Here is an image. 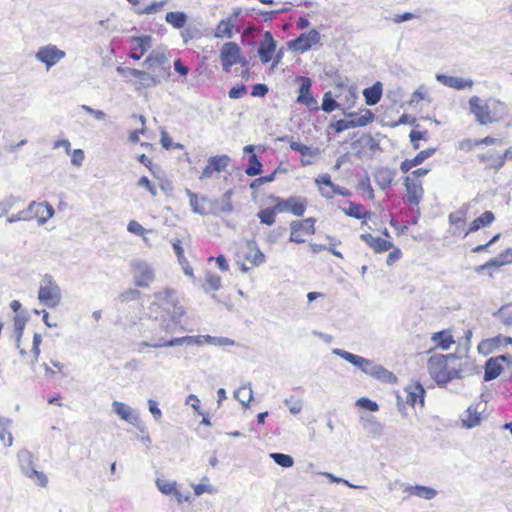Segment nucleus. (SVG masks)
I'll list each match as a JSON object with an SVG mask.
<instances>
[{
    "mask_svg": "<svg viewBox=\"0 0 512 512\" xmlns=\"http://www.w3.org/2000/svg\"><path fill=\"white\" fill-rule=\"evenodd\" d=\"M315 185L319 193L326 199H332L336 196L337 185L332 182L331 176L327 173L321 174L315 178Z\"/></svg>",
    "mask_w": 512,
    "mask_h": 512,
    "instance_id": "obj_28",
    "label": "nucleus"
},
{
    "mask_svg": "<svg viewBox=\"0 0 512 512\" xmlns=\"http://www.w3.org/2000/svg\"><path fill=\"white\" fill-rule=\"evenodd\" d=\"M289 228V241L303 244L316 233V219L308 217L302 220H295L289 224Z\"/></svg>",
    "mask_w": 512,
    "mask_h": 512,
    "instance_id": "obj_7",
    "label": "nucleus"
},
{
    "mask_svg": "<svg viewBox=\"0 0 512 512\" xmlns=\"http://www.w3.org/2000/svg\"><path fill=\"white\" fill-rule=\"evenodd\" d=\"M38 299L42 304L48 307H55L59 304L61 299L60 288L51 276L46 275L42 279Z\"/></svg>",
    "mask_w": 512,
    "mask_h": 512,
    "instance_id": "obj_9",
    "label": "nucleus"
},
{
    "mask_svg": "<svg viewBox=\"0 0 512 512\" xmlns=\"http://www.w3.org/2000/svg\"><path fill=\"white\" fill-rule=\"evenodd\" d=\"M269 199L276 204V209H278L280 213L289 212L297 217L303 216L308 206V201L304 197L292 196L287 199H283L278 196L271 195Z\"/></svg>",
    "mask_w": 512,
    "mask_h": 512,
    "instance_id": "obj_8",
    "label": "nucleus"
},
{
    "mask_svg": "<svg viewBox=\"0 0 512 512\" xmlns=\"http://www.w3.org/2000/svg\"><path fill=\"white\" fill-rule=\"evenodd\" d=\"M427 370L438 385H446L462 377L463 361L455 354H436L428 359Z\"/></svg>",
    "mask_w": 512,
    "mask_h": 512,
    "instance_id": "obj_3",
    "label": "nucleus"
},
{
    "mask_svg": "<svg viewBox=\"0 0 512 512\" xmlns=\"http://www.w3.org/2000/svg\"><path fill=\"white\" fill-rule=\"evenodd\" d=\"M468 105L476 122L483 126L502 122L508 116V105L495 97L484 99L473 95L469 98Z\"/></svg>",
    "mask_w": 512,
    "mask_h": 512,
    "instance_id": "obj_2",
    "label": "nucleus"
},
{
    "mask_svg": "<svg viewBox=\"0 0 512 512\" xmlns=\"http://www.w3.org/2000/svg\"><path fill=\"white\" fill-rule=\"evenodd\" d=\"M334 353L340 356L342 359L360 368L363 372L370 375L374 363L364 357L355 355L345 350L335 349Z\"/></svg>",
    "mask_w": 512,
    "mask_h": 512,
    "instance_id": "obj_26",
    "label": "nucleus"
},
{
    "mask_svg": "<svg viewBox=\"0 0 512 512\" xmlns=\"http://www.w3.org/2000/svg\"><path fill=\"white\" fill-rule=\"evenodd\" d=\"M469 205H462L457 211L449 214V223L454 226L465 223L467 220Z\"/></svg>",
    "mask_w": 512,
    "mask_h": 512,
    "instance_id": "obj_44",
    "label": "nucleus"
},
{
    "mask_svg": "<svg viewBox=\"0 0 512 512\" xmlns=\"http://www.w3.org/2000/svg\"><path fill=\"white\" fill-rule=\"evenodd\" d=\"M345 215L362 220L363 224L371 217V212L366 210L360 203L348 202V207L342 208Z\"/></svg>",
    "mask_w": 512,
    "mask_h": 512,
    "instance_id": "obj_32",
    "label": "nucleus"
},
{
    "mask_svg": "<svg viewBox=\"0 0 512 512\" xmlns=\"http://www.w3.org/2000/svg\"><path fill=\"white\" fill-rule=\"evenodd\" d=\"M348 118L353 122L354 127H363L372 123L375 119L374 113L369 109H361L358 112L348 114Z\"/></svg>",
    "mask_w": 512,
    "mask_h": 512,
    "instance_id": "obj_33",
    "label": "nucleus"
},
{
    "mask_svg": "<svg viewBox=\"0 0 512 512\" xmlns=\"http://www.w3.org/2000/svg\"><path fill=\"white\" fill-rule=\"evenodd\" d=\"M233 23L231 19L221 20L216 27L215 36L218 38H232Z\"/></svg>",
    "mask_w": 512,
    "mask_h": 512,
    "instance_id": "obj_47",
    "label": "nucleus"
},
{
    "mask_svg": "<svg viewBox=\"0 0 512 512\" xmlns=\"http://www.w3.org/2000/svg\"><path fill=\"white\" fill-rule=\"evenodd\" d=\"M64 57L65 52L52 44L41 47L35 55V58L43 64H56Z\"/></svg>",
    "mask_w": 512,
    "mask_h": 512,
    "instance_id": "obj_21",
    "label": "nucleus"
},
{
    "mask_svg": "<svg viewBox=\"0 0 512 512\" xmlns=\"http://www.w3.org/2000/svg\"><path fill=\"white\" fill-rule=\"evenodd\" d=\"M296 81L300 83L299 86V94L297 97V102L305 105L309 109H317V101L311 94V80L305 76H299L296 78Z\"/></svg>",
    "mask_w": 512,
    "mask_h": 512,
    "instance_id": "obj_16",
    "label": "nucleus"
},
{
    "mask_svg": "<svg viewBox=\"0 0 512 512\" xmlns=\"http://www.w3.org/2000/svg\"><path fill=\"white\" fill-rule=\"evenodd\" d=\"M152 303V309L157 313L160 312L163 321L171 320L175 324H179L184 315V309L179 304V300L175 291L166 289L155 294Z\"/></svg>",
    "mask_w": 512,
    "mask_h": 512,
    "instance_id": "obj_5",
    "label": "nucleus"
},
{
    "mask_svg": "<svg viewBox=\"0 0 512 512\" xmlns=\"http://www.w3.org/2000/svg\"><path fill=\"white\" fill-rule=\"evenodd\" d=\"M135 41L137 43V48H139L140 51L138 56H133V59L139 60L144 55V53L151 47V37L143 36L137 38Z\"/></svg>",
    "mask_w": 512,
    "mask_h": 512,
    "instance_id": "obj_56",
    "label": "nucleus"
},
{
    "mask_svg": "<svg viewBox=\"0 0 512 512\" xmlns=\"http://www.w3.org/2000/svg\"><path fill=\"white\" fill-rule=\"evenodd\" d=\"M370 375L379 380L380 382L386 384H394L397 382V377L389 370L385 369L380 365H373V368L370 372Z\"/></svg>",
    "mask_w": 512,
    "mask_h": 512,
    "instance_id": "obj_39",
    "label": "nucleus"
},
{
    "mask_svg": "<svg viewBox=\"0 0 512 512\" xmlns=\"http://www.w3.org/2000/svg\"><path fill=\"white\" fill-rule=\"evenodd\" d=\"M436 153V148L430 147L419 151L413 158L404 159L399 166L400 171L406 176L403 185L406 190L407 201L411 205H418L423 198L424 189L422 179L430 172V168H412L422 164L426 159Z\"/></svg>",
    "mask_w": 512,
    "mask_h": 512,
    "instance_id": "obj_1",
    "label": "nucleus"
},
{
    "mask_svg": "<svg viewBox=\"0 0 512 512\" xmlns=\"http://www.w3.org/2000/svg\"><path fill=\"white\" fill-rule=\"evenodd\" d=\"M494 220V213L491 211H485L470 223L468 230L465 232V235L474 233L483 227L489 226Z\"/></svg>",
    "mask_w": 512,
    "mask_h": 512,
    "instance_id": "obj_35",
    "label": "nucleus"
},
{
    "mask_svg": "<svg viewBox=\"0 0 512 512\" xmlns=\"http://www.w3.org/2000/svg\"><path fill=\"white\" fill-rule=\"evenodd\" d=\"M280 213L276 209V204L273 207L264 208L258 211L257 218L261 224L272 226L276 222L277 214Z\"/></svg>",
    "mask_w": 512,
    "mask_h": 512,
    "instance_id": "obj_41",
    "label": "nucleus"
},
{
    "mask_svg": "<svg viewBox=\"0 0 512 512\" xmlns=\"http://www.w3.org/2000/svg\"><path fill=\"white\" fill-rule=\"evenodd\" d=\"M498 142H501V141L499 139H497V138L492 137V136H486V137L481 138V139H470V138H468V139H464V140L459 142V149L462 150V151H465V152H472L477 147H479L481 145L490 146V145H495Z\"/></svg>",
    "mask_w": 512,
    "mask_h": 512,
    "instance_id": "obj_30",
    "label": "nucleus"
},
{
    "mask_svg": "<svg viewBox=\"0 0 512 512\" xmlns=\"http://www.w3.org/2000/svg\"><path fill=\"white\" fill-rule=\"evenodd\" d=\"M170 52L165 46H158L152 50L143 64H164L169 61Z\"/></svg>",
    "mask_w": 512,
    "mask_h": 512,
    "instance_id": "obj_38",
    "label": "nucleus"
},
{
    "mask_svg": "<svg viewBox=\"0 0 512 512\" xmlns=\"http://www.w3.org/2000/svg\"><path fill=\"white\" fill-rule=\"evenodd\" d=\"M262 171V163L258 159L256 154H251L248 159V166L245 169V173L248 176L259 175Z\"/></svg>",
    "mask_w": 512,
    "mask_h": 512,
    "instance_id": "obj_48",
    "label": "nucleus"
},
{
    "mask_svg": "<svg viewBox=\"0 0 512 512\" xmlns=\"http://www.w3.org/2000/svg\"><path fill=\"white\" fill-rule=\"evenodd\" d=\"M18 462L22 472L26 475L28 470H32L33 467V454L27 450L22 449L17 454Z\"/></svg>",
    "mask_w": 512,
    "mask_h": 512,
    "instance_id": "obj_42",
    "label": "nucleus"
},
{
    "mask_svg": "<svg viewBox=\"0 0 512 512\" xmlns=\"http://www.w3.org/2000/svg\"><path fill=\"white\" fill-rule=\"evenodd\" d=\"M266 261L265 254L254 239L246 240L237 245L235 262L242 272H248Z\"/></svg>",
    "mask_w": 512,
    "mask_h": 512,
    "instance_id": "obj_6",
    "label": "nucleus"
},
{
    "mask_svg": "<svg viewBox=\"0 0 512 512\" xmlns=\"http://www.w3.org/2000/svg\"><path fill=\"white\" fill-rule=\"evenodd\" d=\"M512 263V249H507L504 252L500 253L498 258L491 259L490 261L480 265L476 268L477 272H480L487 268H499L502 265Z\"/></svg>",
    "mask_w": 512,
    "mask_h": 512,
    "instance_id": "obj_36",
    "label": "nucleus"
},
{
    "mask_svg": "<svg viewBox=\"0 0 512 512\" xmlns=\"http://www.w3.org/2000/svg\"><path fill=\"white\" fill-rule=\"evenodd\" d=\"M435 349L448 350L456 343L452 329H443L431 335Z\"/></svg>",
    "mask_w": 512,
    "mask_h": 512,
    "instance_id": "obj_29",
    "label": "nucleus"
},
{
    "mask_svg": "<svg viewBox=\"0 0 512 512\" xmlns=\"http://www.w3.org/2000/svg\"><path fill=\"white\" fill-rule=\"evenodd\" d=\"M240 47L235 42H227L222 46L220 58L223 64H233L239 60Z\"/></svg>",
    "mask_w": 512,
    "mask_h": 512,
    "instance_id": "obj_31",
    "label": "nucleus"
},
{
    "mask_svg": "<svg viewBox=\"0 0 512 512\" xmlns=\"http://www.w3.org/2000/svg\"><path fill=\"white\" fill-rule=\"evenodd\" d=\"M334 97L339 102L341 109H349L354 105L357 93L352 86L341 83L335 86Z\"/></svg>",
    "mask_w": 512,
    "mask_h": 512,
    "instance_id": "obj_18",
    "label": "nucleus"
},
{
    "mask_svg": "<svg viewBox=\"0 0 512 512\" xmlns=\"http://www.w3.org/2000/svg\"><path fill=\"white\" fill-rule=\"evenodd\" d=\"M138 186L146 188L152 196L157 195V189L155 185L146 176H142L138 180Z\"/></svg>",
    "mask_w": 512,
    "mask_h": 512,
    "instance_id": "obj_64",
    "label": "nucleus"
},
{
    "mask_svg": "<svg viewBox=\"0 0 512 512\" xmlns=\"http://www.w3.org/2000/svg\"><path fill=\"white\" fill-rule=\"evenodd\" d=\"M337 108H341L339 102L334 97V94L332 95L331 92L325 93L322 101V109L323 111L330 113L334 111Z\"/></svg>",
    "mask_w": 512,
    "mask_h": 512,
    "instance_id": "obj_51",
    "label": "nucleus"
},
{
    "mask_svg": "<svg viewBox=\"0 0 512 512\" xmlns=\"http://www.w3.org/2000/svg\"><path fill=\"white\" fill-rule=\"evenodd\" d=\"M509 150L503 153L496 149L490 148L477 155L478 161L483 164L484 170L488 172L498 173L504 167Z\"/></svg>",
    "mask_w": 512,
    "mask_h": 512,
    "instance_id": "obj_10",
    "label": "nucleus"
},
{
    "mask_svg": "<svg viewBox=\"0 0 512 512\" xmlns=\"http://www.w3.org/2000/svg\"><path fill=\"white\" fill-rule=\"evenodd\" d=\"M270 457L275 461V463H277L278 465H280L281 467H284V468L292 467L294 464L293 458L287 454L272 453L270 455Z\"/></svg>",
    "mask_w": 512,
    "mask_h": 512,
    "instance_id": "obj_53",
    "label": "nucleus"
},
{
    "mask_svg": "<svg viewBox=\"0 0 512 512\" xmlns=\"http://www.w3.org/2000/svg\"><path fill=\"white\" fill-rule=\"evenodd\" d=\"M409 139L414 150H418L420 148V140L428 139V131L427 130H418L413 129L409 134Z\"/></svg>",
    "mask_w": 512,
    "mask_h": 512,
    "instance_id": "obj_50",
    "label": "nucleus"
},
{
    "mask_svg": "<svg viewBox=\"0 0 512 512\" xmlns=\"http://www.w3.org/2000/svg\"><path fill=\"white\" fill-rule=\"evenodd\" d=\"M191 342H192V337L184 336V337H179V338H173L169 341H165V342H161V343H157V344H153V345H149V344H146V345L154 347V348H160V347H170V346H175V345H181L183 343H191Z\"/></svg>",
    "mask_w": 512,
    "mask_h": 512,
    "instance_id": "obj_54",
    "label": "nucleus"
},
{
    "mask_svg": "<svg viewBox=\"0 0 512 512\" xmlns=\"http://www.w3.org/2000/svg\"><path fill=\"white\" fill-rule=\"evenodd\" d=\"M172 247L174 249V252L178 258V261L179 263L181 264V266H184V263H187V258L185 257V254H184V249L182 247V242L180 239H175L173 242H172Z\"/></svg>",
    "mask_w": 512,
    "mask_h": 512,
    "instance_id": "obj_57",
    "label": "nucleus"
},
{
    "mask_svg": "<svg viewBox=\"0 0 512 512\" xmlns=\"http://www.w3.org/2000/svg\"><path fill=\"white\" fill-rule=\"evenodd\" d=\"M376 177L382 182L383 186H389L393 181V173L388 168L379 170Z\"/></svg>",
    "mask_w": 512,
    "mask_h": 512,
    "instance_id": "obj_59",
    "label": "nucleus"
},
{
    "mask_svg": "<svg viewBox=\"0 0 512 512\" xmlns=\"http://www.w3.org/2000/svg\"><path fill=\"white\" fill-rule=\"evenodd\" d=\"M320 41V33L316 29L301 34L288 43V48L295 52H305Z\"/></svg>",
    "mask_w": 512,
    "mask_h": 512,
    "instance_id": "obj_14",
    "label": "nucleus"
},
{
    "mask_svg": "<svg viewBox=\"0 0 512 512\" xmlns=\"http://www.w3.org/2000/svg\"><path fill=\"white\" fill-rule=\"evenodd\" d=\"M276 41L273 39L272 34L266 31L262 38L259 40L257 47V54L263 63H268L272 60L276 51Z\"/></svg>",
    "mask_w": 512,
    "mask_h": 512,
    "instance_id": "obj_19",
    "label": "nucleus"
},
{
    "mask_svg": "<svg viewBox=\"0 0 512 512\" xmlns=\"http://www.w3.org/2000/svg\"><path fill=\"white\" fill-rule=\"evenodd\" d=\"M231 159L227 155L212 156L208 159L207 165L201 172V179L210 178L214 173L223 172L227 169Z\"/></svg>",
    "mask_w": 512,
    "mask_h": 512,
    "instance_id": "obj_17",
    "label": "nucleus"
},
{
    "mask_svg": "<svg viewBox=\"0 0 512 512\" xmlns=\"http://www.w3.org/2000/svg\"><path fill=\"white\" fill-rule=\"evenodd\" d=\"M360 239L376 254L384 253L393 248V243L370 233L360 235Z\"/></svg>",
    "mask_w": 512,
    "mask_h": 512,
    "instance_id": "obj_22",
    "label": "nucleus"
},
{
    "mask_svg": "<svg viewBox=\"0 0 512 512\" xmlns=\"http://www.w3.org/2000/svg\"><path fill=\"white\" fill-rule=\"evenodd\" d=\"M127 230L135 235L144 236L147 232L143 226L136 220H131L127 225Z\"/></svg>",
    "mask_w": 512,
    "mask_h": 512,
    "instance_id": "obj_63",
    "label": "nucleus"
},
{
    "mask_svg": "<svg viewBox=\"0 0 512 512\" xmlns=\"http://www.w3.org/2000/svg\"><path fill=\"white\" fill-rule=\"evenodd\" d=\"M404 492L408 496H416L419 498H423L426 500L433 499L437 492L435 489L427 486H421V485H415V486H408L405 488Z\"/></svg>",
    "mask_w": 512,
    "mask_h": 512,
    "instance_id": "obj_37",
    "label": "nucleus"
},
{
    "mask_svg": "<svg viewBox=\"0 0 512 512\" xmlns=\"http://www.w3.org/2000/svg\"><path fill=\"white\" fill-rule=\"evenodd\" d=\"M222 286V280L221 277L216 274L215 272H207L205 274V283H204V289L206 291H217Z\"/></svg>",
    "mask_w": 512,
    "mask_h": 512,
    "instance_id": "obj_45",
    "label": "nucleus"
},
{
    "mask_svg": "<svg viewBox=\"0 0 512 512\" xmlns=\"http://www.w3.org/2000/svg\"><path fill=\"white\" fill-rule=\"evenodd\" d=\"M26 476L40 487H46L48 484L47 476L43 472L37 471L34 468L32 470H28V472H26Z\"/></svg>",
    "mask_w": 512,
    "mask_h": 512,
    "instance_id": "obj_52",
    "label": "nucleus"
},
{
    "mask_svg": "<svg viewBox=\"0 0 512 512\" xmlns=\"http://www.w3.org/2000/svg\"><path fill=\"white\" fill-rule=\"evenodd\" d=\"M42 342V336L39 333H35L33 336L32 349L28 353L29 361L33 364L38 361L40 356V345Z\"/></svg>",
    "mask_w": 512,
    "mask_h": 512,
    "instance_id": "obj_49",
    "label": "nucleus"
},
{
    "mask_svg": "<svg viewBox=\"0 0 512 512\" xmlns=\"http://www.w3.org/2000/svg\"><path fill=\"white\" fill-rule=\"evenodd\" d=\"M334 353L340 356L342 359L360 368L363 372L370 375L374 363L364 357L355 355L345 350L335 349Z\"/></svg>",
    "mask_w": 512,
    "mask_h": 512,
    "instance_id": "obj_27",
    "label": "nucleus"
},
{
    "mask_svg": "<svg viewBox=\"0 0 512 512\" xmlns=\"http://www.w3.org/2000/svg\"><path fill=\"white\" fill-rule=\"evenodd\" d=\"M421 101L431 102L432 97L429 89L425 85H420L411 95L410 102L418 104Z\"/></svg>",
    "mask_w": 512,
    "mask_h": 512,
    "instance_id": "obj_46",
    "label": "nucleus"
},
{
    "mask_svg": "<svg viewBox=\"0 0 512 512\" xmlns=\"http://www.w3.org/2000/svg\"><path fill=\"white\" fill-rule=\"evenodd\" d=\"M334 353L340 356L342 359L360 368L363 372L370 375L374 363L364 357L355 355L345 350L335 349Z\"/></svg>",
    "mask_w": 512,
    "mask_h": 512,
    "instance_id": "obj_25",
    "label": "nucleus"
},
{
    "mask_svg": "<svg viewBox=\"0 0 512 512\" xmlns=\"http://www.w3.org/2000/svg\"><path fill=\"white\" fill-rule=\"evenodd\" d=\"M484 411L485 405L482 402L469 405L460 418L462 426L467 429L478 426L485 418Z\"/></svg>",
    "mask_w": 512,
    "mask_h": 512,
    "instance_id": "obj_13",
    "label": "nucleus"
},
{
    "mask_svg": "<svg viewBox=\"0 0 512 512\" xmlns=\"http://www.w3.org/2000/svg\"><path fill=\"white\" fill-rule=\"evenodd\" d=\"M157 488L165 495H171L176 492V482L167 481L164 479H157Z\"/></svg>",
    "mask_w": 512,
    "mask_h": 512,
    "instance_id": "obj_55",
    "label": "nucleus"
},
{
    "mask_svg": "<svg viewBox=\"0 0 512 512\" xmlns=\"http://www.w3.org/2000/svg\"><path fill=\"white\" fill-rule=\"evenodd\" d=\"M332 128L336 133L343 132L345 130L355 128L353 125V122H351V119H340L337 120L335 123L332 124Z\"/></svg>",
    "mask_w": 512,
    "mask_h": 512,
    "instance_id": "obj_58",
    "label": "nucleus"
},
{
    "mask_svg": "<svg viewBox=\"0 0 512 512\" xmlns=\"http://www.w3.org/2000/svg\"><path fill=\"white\" fill-rule=\"evenodd\" d=\"M165 4L164 1L162 2H153L152 4L142 8V7H138L136 8V12L138 14H152V13H155L157 12L158 10H160L163 5Z\"/></svg>",
    "mask_w": 512,
    "mask_h": 512,
    "instance_id": "obj_61",
    "label": "nucleus"
},
{
    "mask_svg": "<svg viewBox=\"0 0 512 512\" xmlns=\"http://www.w3.org/2000/svg\"><path fill=\"white\" fill-rule=\"evenodd\" d=\"M383 94V85L381 82L377 81L372 86L367 87L363 90V96L365 98V102L367 105H375L377 104Z\"/></svg>",
    "mask_w": 512,
    "mask_h": 512,
    "instance_id": "obj_34",
    "label": "nucleus"
},
{
    "mask_svg": "<svg viewBox=\"0 0 512 512\" xmlns=\"http://www.w3.org/2000/svg\"><path fill=\"white\" fill-rule=\"evenodd\" d=\"M113 408H114V411L117 413V415L131 423V424H136L138 421H139V417L136 416V415H133L132 413V410L130 409V407L122 402H118V401H114L113 402Z\"/></svg>",
    "mask_w": 512,
    "mask_h": 512,
    "instance_id": "obj_40",
    "label": "nucleus"
},
{
    "mask_svg": "<svg viewBox=\"0 0 512 512\" xmlns=\"http://www.w3.org/2000/svg\"><path fill=\"white\" fill-rule=\"evenodd\" d=\"M291 150L298 152L301 156L300 163L302 166H309L316 162L320 155V150L311 146H307L301 142L289 141Z\"/></svg>",
    "mask_w": 512,
    "mask_h": 512,
    "instance_id": "obj_15",
    "label": "nucleus"
},
{
    "mask_svg": "<svg viewBox=\"0 0 512 512\" xmlns=\"http://www.w3.org/2000/svg\"><path fill=\"white\" fill-rule=\"evenodd\" d=\"M247 93V88L245 85L243 84H238V85H235L233 86L228 95L231 99H239V98H242L246 95Z\"/></svg>",
    "mask_w": 512,
    "mask_h": 512,
    "instance_id": "obj_62",
    "label": "nucleus"
},
{
    "mask_svg": "<svg viewBox=\"0 0 512 512\" xmlns=\"http://www.w3.org/2000/svg\"><path fill=\"white\" fill-rule=\"evenodd\" d=\"M165 20L176 29L183 28L187 22V15L184 12H168Z\"/></svg>",
    "mask_w": 512,
    "mask_h": 512,
    "instance_id": "obj_43",
    "label": "nucleus"
},
{
    "mask_svg": "<svg viewBox=\"0 0 512 512\" xmlns=\"http://www.w3.org/2000/svg\"><path fill=\"white\" fill-rule=\"evenodd\" d=\"M406 399L405 402L401 401L398 397V408L403 415H407L404 411L405 404L415 407L419 404L421 407L424 405L425 390L418 382L411 383L405 387Z\"/></svg>",
    "mask_w": 512,
    "mask_h": 512,
    "instance_id": "obj_11",
    "label": "nucleus"
},
{
    "mask_svg": "<svg viewBox=\"0 0 512 512\" xmlns=\"http://www.w3.org/2000/svg\"><path fill=\"white\" fill-rule=\"evenodd\" d=\"M436 80L442 85L454 90H470L475 82L471 77L461 75H448L443 73L436 74Z\"/></svg>",
    "mask_w": 512,
    "mask_h": 512,
    "instance_id": "obj_12",
    "label": "nucleus"
},
{
    "mask_svg": "<svg viewBox=\"0 0 512 512\" xmlns=\"http://www.w3.org/2000/svg\"><path fill=\"white\" fill-rule=\"evenodd\" d=\"M27 213L28 218L36 219L39 223L43 224L53 216L54 210L47 202H32L27 209Z\"/></svg>",
    "mask_w": 512,
    "mask_h": 512,
    "instance_id": "obj_20",
    "label": "nucleus"
},
{
    "mask_svg": "<svg viewBox=\"0 0 512 512\" xmlns=\"http://www.w3.org/2000/svg\"><path fill=\"white\" fill-rule=\"evenodd\" d=\"M505 355H500L497 357H492L488 359L485 363L484 367V380L491 381L496 379L504 372V361Z\"/></svg>",
    "mask_w": 512,
    "mask_h": 512,
    "instance_id": "obj_24",
    "label": "nucleus"
},
{
    "mask_svg": "<svg viewBox=\"0 0 512 512\" xmlns=\"http://www.w3.org/2000/svg\"><path fill=\"white\" fill-rule=\"evenodd\" d=\"M403 254L400 248L393 245V248L389 250V254L386 258V263L388 266L394 265L402 258Z\"/></svg>",
    "mask_w": 512,
    "mask_h": 512,
    "instance_id": "obj_60",
    "label": "nucleus"
},
{
    "mask_svg": "<svg viewBox=\"0 0 512 512\" xmlns=\"http://www.w3.org/2000/svg\"><path fill=\"white\" fill-rule=\"evenodd\" d=\"M150 71H141L130 67L117 66V71L124 77L125 81L132 84L135 89L141 90L155 86L164 78L168 72L164 66H149Z\"/></svg>",
    "mask_w": 512,
    "mask_h": 512,
    "instance_id": "obj_4",
    "label": "nucleus"
},
{
    "mask_svg": "<svg viewBox=\"0 0 512 512\" xmlns=\"http://www.w3.org/2000/svg\"><path fill=\"white\" fill-rule=\"evenodd\" d=\"M512 344V338L502 335H497L492 338L482 340L478 345V350L484 355H489L501 346Z\"/></svg>",
    "mask_w": 512,
    "mask_h": 512,
    "instance_id": "obj_23",
    "label": "nucleus"
}]
</instances>
